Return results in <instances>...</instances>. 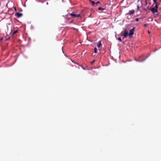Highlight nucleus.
<instances>
[{"instance_id":"obj_20","label":"nucleus","mask_w":161,"mask_h":161,"mask_svg":"<svg viewBox=\"0 0 161 161\" xmlns=\"http://www.w3.org/2000/svg\"><path fill=\"white\" fill-rule=\"evenodd\" d=\"M145 60V59H144V60H142V61H144Z\"/></svg>"},{"instance_id":"obj_13","label":"nucleus","mask_w":161,"mask_h":161,"mask_svg":"<svg viewBox=\"0 0 161 161\" xmlns=\"http://www.w3.org/2000/svg\"><path fill=\"white\" fill-rule=\"evenodd\" d=\"M97 48L95 47L94 48V53H96L97 52Z\"/></svg>"},{"instance_id":"obj_19","label":"nucleus","mask_w":161,"mask_h":161,"mask_svg":"<svg viewBox=\"0 0 161 161\" xmlns=\"http://www.w3.org/2000/svg\"><path fill=\"white\" fill-rule=\"evenodd\" d=\"M145 27H146L147 26V24H144V25H143Z\"/></svg>"},{"instance_id":"obj_18","label":"nucleus","mask_w":161,"mask_h":161,"mask_svg":"<svg viewBox=\"0 0 161 161\" xmlns=\"http://www.w3.org/2000/svg\"><path fill=\"white\" fill-rule=\"evenodd\" d=\"M139 18H136V22H138V21H139Z\"/></svg>"},{"instance_id":"obj_5","label":"nucleus","mask_w":161,"mask_h":161,"mask_svg":"<svg viewBox=\"0 0 161 161\" xmlns=\"http://www.w3.org/2000/svg\"><path fill=\"white\" fill-rule=\"evenodd\" d=\"M150 10L153 14H154L158 12L157 9L156 8H151Z\"/></svg>"},{"instance_id":"obj_8","label":"nucleus","mask_w":161,"mask_h":161,"mask_svg":"<svg viewBox=\"0 0 161 161\" xmlns=\"http://www.w3.org/2000/svg\"><path fill=\"white\" fill-rule=\"evenodd\" d=\"M97 46L98 47H100L102 46V44L101 41H100L99 42V43L98 44H97Z\"/></svg>"},{"instance_id":"obj_21","label":"nucleus","mask_w":161,"mask_h":161,"mask_svg":"<svg viewBox=\"0 0 161 161\" xmlns=\"http://www.w3.org/2000/svg\"><path fill=\"white\" fill-rule=\"evenodd\" d=\"M8 25H10V24H8Z\"/></svg>"},{"instance_id":"obj_15","label":"nucleus","mask_w":161,"mask_h":161,"mask_svg":"<svg viewBox=\"0 0 161 161\" xmlns=\"http://www.w3.org/2000/svg\"><path fill=\"white\" fill-rule=\"evenodd\" d=\"M139 10V7L138 6H137V9H136V11H138Z\"/></svg>"},{"instance_id":"obj_4","label":"nucleus","mask_w":161,"mask_h":161,"mask_svg":"<svg viewBox=\"0 0 161 161\" xmlns=\"http://www.w3.org/2000/svg\"><path fill=\"white\" fill-rule=\"evenodd\" d=\"M135 12V11L134 10H130L129 12L128 13H127L126 15H133L134 13Z\"/></svg>"},{"instance_id":"obj_1","label":"nucleus","mask_w":161,"mask_h":161,"mask_svg":"<svg viewBox=\"0 0 161 161\" xmlns=\"http://www.w3.org/2000/svg\"><path fill=\"white\" fill-rule=\"evenodd\" d=\"M135 27H134L133 29L130 30L128 35L130 38H131L132 35H133L135 31Z\"/></svg>"},{"instance_id":"obj_17","label":"nucleus","mask_w":161,"mask_h":161,"mask_svg":"<svg viewBox=\"0 0 161 161\" xmlns=\"http://www.w3.org/2000/svg\"><path fill=\"white\" fill-rule=\"evenodd\" d=\"M95 60H94L93 61H92V62H91V64H93L95 62Z\"/></svg>"},{"instance_id":"obj_12","label":"nucleus","mask_w":161,"mask_h":161,"mask_svg":"<svg viewBox=\"0 0 161 161\" xmlns=\"http://www.w3.org/2000/svg\"><path fill=\"white\" fill-rule=\"evenodd\" d=\"M155 4L156 5H155V6L154 8H156L157 9V8H158V5H157V3H155Z\"/></svg>"},{"instance_id":"obj_10","label":"nucleus","mask_w":161,"mask_h":161,"mask_svg":"<svg viewBox=\"0 0 161 161\" xmlns=\"http://www.w3.org/2000/svg\"><path fill=\"white\" fill-rule=\"evenodd\" d=\"M127 15V18L129 19H130L132 17V16L131 15Z\"/></svg>"},{"instance_id":"obj_2","label":"nucleus","mask_w":161,"mask_h":161,"mask_svg":"<svg viewBox=\"0 0 161 161\" xmlns=\"http://www.w3.org/2000/svg\"><path fill=\"white\" fill-rule=\"evenodd\" d=\"M69 14L73 18H75L76 17H79L80 16V14H75L72 13H69Z\"/></svg>"},{"instance_id":"obj_23","label":"nucleus","mask_w":161,"mask_h":161,"mask_svg":"<svg viewBox=\"0 0 161 161\" xmlns=\"http://www.w3.org/2000/svg\"><path fill=\"white\" fill-rule=\"evenodd\" d=\"M27 0L26 1V2H25V3L27 2Z\"/></svg>"},{"instance_id":"obj_22","label":"nucleus","mask_w":161,"mask_h":161,"mask_svg":"<svg viewBox=\"0 0 161 161\" xmlns=\"http://www.w3.org/2000/svg\"><path fill=\"white\" fill-rule=\"evenodd\" d=\"M7 29L8 30V26H7Z\"/></svg>"},{"instance_id":"obj_6","label":"nucleus","mask_w":161,"mask_h":161,"mask_svg":"<svg viewBox=\"0 0 161 161\" xmlns=\"http://www.w3.org/2000/svg\"><path fill=\"white\" fill-rule=\"evenodd\" d=\"M22 15V14L21 13L17 12L15 14V15L17 16L18 18H19L21 17Z\"/></svg>"},{"instance_id":"obj_16","label":"nucleus","mask_w":161,"mask_h":161,"mask_svg":"<svg viewBox=\"0 0 161 161\" xmlns=\"http://www.w3.org/2000/svg\"><path fill=\"white\" fill-rule=\"evenodd\" d=\"M118 39L120 42H121L122 40L120 37H119L118 38Z\"/></svg>"},{"instance_id":"obj_24","label":"nucleus","mask_w":161,"mask_h":161,"mask_svg":"<svg viewBox=\"0 0 161 161\" xmlns=\"http://www.w3.org/2000/svg\"><path fill=\"white\" fill-rule=\"evenodd\" d=\"M148 33H150V32H149V31H148Z\"/></svg>"},{"instance_id":"obj_7","label":"nucleus","mask_w":161,"mask_h":161,"mask_svg":"<svg viewBox=\"0 0 161 161\" xmlns=\"http://www.w3.org/2000/svg\"><path fill=\"white\" fill-rule=\"evenodd\" d=\"M89 1L91 3L92 5L93 6H95V3L94 1H92L91 0H89Z\"/></svg>"},{"instance_id":"obj_9","label":"nucleus","mask_w":161,"mask_h":161,"mask_svg":"<svg viewBox=\"0 0 161 161\" xmlns=\"http://www.w3.org/2000/svg\"><path fill=\"white\" fill-rule=\"evenodd\" d=\"M98 9L99 10H105V8H103L101 7H99L98 8Z\"/></svg>"},{"instance_id":"obj_14","label":"nucleus","mask_w":161,"mask_h":161,"mask_svg":"<svg viewBox=\"0 0 161 161\" xmlns=\"http://www.w3.org/2000/svg\"><path fill=\"white\" fill-rule=\"evenodd\" d=\"M100 2L99 1H97L96 3H95V6L97 5L98 4H99Z\"/></svg>"},{"instance_id":"obj_3","label":"nucleus","mask_w":161,"mask_h":161,"mask_svg":"<svg viewBox=\"0 0 161 161\" xmlns=\"http://www.w3.org/2000/svg\"><path fill=\"white\" fill-rule=\"evenodd\" d=\"M128 35V32L126 29H125V31L123 34L121 35V36H123V38H125Z\"/></svg>"},{"instance_id":"obj_11","label":"nucleus","mask_w":161,"mask_h":161,"mask_svg":"<svg viewBox=\"0 0 161 161\" xmlns=\"http://www.w3.org/2000/svg\"><path fill=\"white\" fill-rule=\"evenodd\" d=\"M18 31V30H16L15 31H14L13 33V35H14Z\"/></svg>"}]
</instances>
